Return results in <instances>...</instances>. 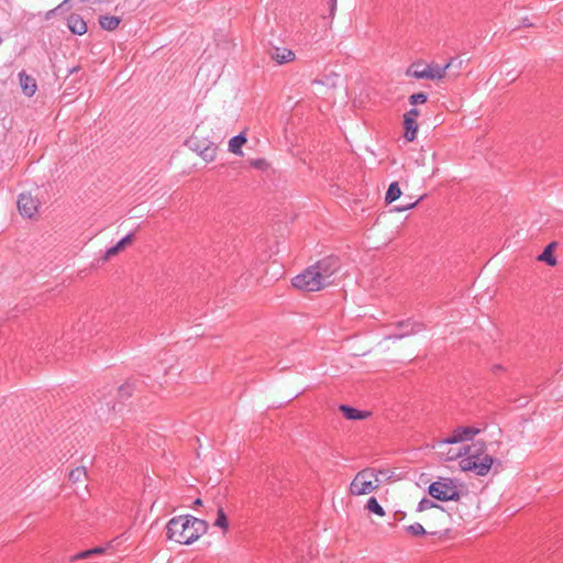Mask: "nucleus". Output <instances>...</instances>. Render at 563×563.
Segmentation results:
<instances>
[{"label": "nucleus", "instance_id": "72a5a7b5", "mask_svg": "<svg viewBox=\"0 0 563 563\" xmlns=\"http://www.w3.org/2000/svg\"><path fill=\"white\" fill-rule=\"evenodd\" d=\"M130 389V386L129 385H125V386H121L118 390V393L120 395H123V394H126L128 395V390Z\"/></svg>", "mask_w": 563, "mask_h": 563}, {"label": "nucleus", "instance_id": "bb28decb", "mask_svg": "<svg viewBox=\"0 0 563 563\" xmlns=\"http://www.w3.org/2000/svg\"><path fill=\"white\" fill-rule=\"evenodd\" d=\"M207 142H208V141H203V142H201V141L197 140V139H191V140H189V141H188V143H189L190 147H191L195 152H197L198 154H199V150H202V148H203V145H205Z\"/></svg>", "mask_w": 563, "mask_h": 563}, {"label": "nucleus", "instance_id": "2f4dec72", "mask_svg": "<svg viewBox=\"0 0 563 563\" xmlns=\"http://www.w3.org/2000/svg\"><path fill=\"white\" fill-rule=\"evenodd\" d=\"M420 112L418 109L412 108L408 112L405 113L404 118H411L415 121H417V118L419 117Z\"/></svg>", "mask_w": 563, "mask_h": 563}, {"label": "nucleus", "instance_id": "6e6552de", "mask_svg": "<svg viewBox=\"0 0 563 563\" xmlns=\"http://www.w3.org/2000/svg\"><path fill=\"white\" fill-rule=\"evenodd\" d=\"M38 200L31 194L22 192L19 195L18 209L23 217L32 218L35 216L38 209Z\"/></svg>", "mask_w": 563, "mask_h": 563}, {"label": "nucleus", "instance_id": "4be33fe9", "mask_svg": "<svg viewBox=\"0 0 563 563\" xmlns=\"http://www.w3.org/2000/svg\"><path fill=\"white\" fill-rule=\"evenodd\" d=\"M366 508L373 512V514H376L377 516H380L383 517L385 515V510L384 508L378 504L377 499L375 497H371L368 500H367V505H366Z\"/></svg>", "mask_w": 563, "mask_h": 563}, {"label": "nucleus", "instance_id": "f257e3e1", "mask_svg": "<svg viewBox=\"0 0 563 563\" xmlns=\"http://www.w3.org/2000/svg\"><path fill=\"white\" fill-rule=\"evenodd\" d=\"M340 263L334 256H328L309 266L292 279V285L303 291H318L334 280Z\"/></svg>", "mask_w": 563, "mask_h": 563}, {"label": "nucleus", "instance_id": "cd10ccee", "mask_svg": "<svg viewBox=\"0 0 563 563\" xmlns=\"http://www.w3.org/2000/svg\"><path fill=\"white\" fill-rule=\"evenodd\" d=\"M418 202H419V200H416L415 202H409L406 205H400V206L395 207V210L398 212L410 210V209L415 208L418 205Z\"/></svg>", "mask_w": 563, "mask_h": 563}, {"label": "nucleus", "instance_id": "2eb2a0df", "mask_svg": "<svg viewBox=\"0 0 563 563\" xmlns=\"http://www.w3.org/2000/svg\"><path fill=\"white\" fill-rule=\"evenodd\" d=\"M405 137L412 142L417 137L418 123L411 118H404Z\"/></svg>", "mask_w": 563, "mask_h": 563}, {"label": "nucleus", "instance_id": "c756f323", "mask_svg": "<svg viewBox=\"0 0 563 563\" xmlns=\"http://www.w3.org/2000/svg\"><path fill=\"white\" fill-rule=\"evenodd\" d=\"M68 2V0H64L59 5H57L56 8L49 10L46 12L45 14V19L46 20H49L58 10H60L66 3Z\"/></svg>", "mask_w": 563, "mask_h": 563}, {"label": "nucleus", "instance_id": "ddd939ff", "mask_svg": "<svg viewBox=\"0 0 563 563\" xmlns=\"http://www.w3.org/2000/svg\"><path fill=\"white\" fill-rule=\"evenodd\" d=\"M247 142L245 132H241L240 134L230 139L228 144V150L234 155L242 156L243 151L242 146Z\"/></svg>", "mask_w": 563, "mask_h": 563}, {"label": "nucleus", "instance_id": "f704fd0d", "mask_svg": "<svg viewBox=\"0 0 563 563\" xmlns=\"http://www.w3.org/2000/svg\"><path fill=\"white\" fill-rule=\"evenodd\" d=\"M104 404H106V406H107L108 408H110V406H111V408H112L113 410L115 409V405H112V400L104 399Z\"/></svg>", "mask_w": 563, "mask_h": 563}, {"label": "nucleus", "instance_id": "9d476101", "mask_svg": "<svg viewBox=\"0 0 563 563\" xmlns=\"http://www.w3.org/2000/svg\"><path fill=\"white\" fill-rule=\"evenodd\" d=\"M271 57L274 59L277 64H287L292 60H295L296 55L294 51L287 47H274L271 52Z\"/></svg>", "mask_w": 563, "mask_h": 563}, {"label": "nucleus", "instance_id": "4468645a", "mask_svg": "<svg viewBox=\"0 0 563 563\" xmlns=\"http://www.w3.org/2000/svg\"><path fill=\"white\" fill-rule=\"evenodd\" d=\"M339 410L343 413V416L347 420H362L368 416L367 412L361 411V410L353 408L351 406H347V405H341L339 407Z\"/></svg>", "mask_w": 563, "mask_h": 563}, {"label": "nucleus", "instance_id": "393cba45", "mask_svg": "<svg viewBox=\"0 0 563 563\" xmlns=\"http://www.w3.org/2000/svg\"><path fill=\"white\" fill-rule=\"evenodd\" d=\"M428 100V96L423 92L413 93L409 97L411 106L422 104Z\"/></svg>", "mask_w": 563, "mask_h": 563}, {"label": "nucleus", "instance_id": "39448f33", "mask_svg": "<svg viewBox=\"0 0 563 563\" xmlns=\"http://www.w3.org/2000/svg\"><path fill=\"white\" fill-rule=\"evenodd\" d=\"M428 492L430 496L440 501L457 500L460 492L451 478H440L430 484Z\"/></svg>", "mask_w": 563, "mask_h": 563}, {"label": "nucleus", "instance_id": "0eeeda50", "mask_svg": "<svg viewBox=\"0 0 563 563\" xmlns=\"http://www.w3.org/2000/svg\"><path fill=\"white\" fill-rule=\"evenodd\" d=\"M479 433V429L475 427H457L450 437L440 440L438 446H444L448 444H454L467 440H472L476 434Z\"/></svg>", "mask_w": 563, "mask_h": 563}, {"label": "nucleus", "instance_id": "1a4fd4ad", "mask_svg": "<svg viewBox=\"0 0 563 563\" xmlns=\"http://www.w3.org/2000/svg\"><path fill=\"white\" fill-rule=\"evenodd\" d=\"M397 327L399 328L400 332L395 333V334H389L387 336V339H393V340L402 339L407 335L418 333L423 329V324L412 321V320L401 321L397 324Z\"/></svg>", "mask_w": 563, "mask_h": 563}, {"label": "nucleus", "instance_id": "7ed1b4c3", "mask_svg": "<svg viewBox=\"0 0 563 563\" xmlns=\"http://www.w3.org/2000/svg\"><path fill=\"white\" fill-rule=\"evenodd\" d=\"M460 457V467L464 472H473L478 476H485L489 473L494 459L486 453L484 442L472 443L464 446V451H460L448 456V460Z\"/></svg>", "mask_w": 563, "mask_h": 563}, {"label": "nucleus", "instance_id": "c9c22d12", "mask_svg": "<svg viewBox=\"0 0 563 563\" xmlns=\"http://www.w3.org/2000/svg\"><path fill=\"white\" fill-rule=\"evenodd\" d=\"M335 8H336V0H331V14L334 13Z\"/></svg>", "mask_w": 563, "mask_h": 563}, {"label": "nucleus", "instance_id": "b1692460", "mask_svg": "<svg viewBox=\"0 0 563 563\" xmlns=\"http://www.w3.org/2000/svg\"><path fill=\"white\" fill-rule=\"evenodd\" d=\"M431 508H441V507L439 505H437L434 501H432L431 499L422 498L417 506V511L421 512V511H426Z\"/></svg>", "mask_w": 563, "mask_h": 563}, {"label": "nucleus", "instance_id": "c85d7f7f", "mask_svg": "<svg viewBox=\"0 0 563 563\" xmlns=\"http://www.w3.org/2000/svg\"><path fill=\"white\" fill-rule=\"evenodd\" d=\"M91 556H92V555H91L90 550H86V551H81V552H79V553L75 554V555L71 558V560H73V561H76V560H84V559H89V558H91Z\"/></svg>", "mask_w": 563, "mask_h": 563}, {"label": "nucleus", "instance_id": "e433bc0d", "mask_svg": "<svg viewBox=\"0 0 563 563\" xmlns=\"http://www.w3.org/2000/svg\"><path fill=\"white\" fill-rule=\"evenodd\" d=\"M201 504H202V501H201V499H200V498H197V499L195 500V505H201Z\"/></svg>", "mask_w": 563, "mask_h": 563}, {"label": "nucleus", "instance_id": "5701e85b", "mask_svg": "<svg viewBox=\"0 0 563 563\" xmlns=\"http://www.w3.org/2000/svg\"><path fill=\"white\" fill-rule=\"evenodd\" d=\"M405 529L407 532H409L410 534H412L415 537L424 536L427 533L423 526L419 522L409 525Z\"/></svg>", "mask_w": 563, "mask_h": 563}, {"label": "nucleus", "instance_id": "a211bd4d", "mask_svg": "<svg viewBox=\"0 0 563 563\" xmlns=\"http://www.w3.org/2000/svg\"><path fill=\"white\" fill-rule=\"evenodd\" d=\"M213 526L217 528H220L223 533H225L229 529L228 517H227L223 508H221V507H219L217 509V517H216V520L213 521Z\"/></svg>", "mask_w": 563, "mask_h": 563}, {"label": "nucleus", "instance_id": "412c9836", "mask_svg": "<svg viewBox=\"0 0 563 563\" xmlns=\"http://www.w3.org/2000/svg\"><path fill=\"white\" fill-rule=\"evenodd\" d=\"M552 247L553 244H549L544 251L538 256L539 261L545 262L551 266H554L556 264V260L552 254Z\"/></svg>", "mask_w": 563, "mask_h": 563}, {"label": "nucleus", "instance_id": "dca6fc26", "mask_svg": "<svg viewBox=\"0 0 563 563\" xmlns=\"http://www.w3.org/2000/svg\"><path fill=\"white\" fill-rule=\"evenodd\" d=\"M121 19L115 15H101L99 18L100 26L106 31H113L120 24Z\"/></svg>", "mask_w": 563, "mask_h": 563}, {"label": "nucleus", "instance_id": "20e7f679", "mask_svg": "<svg viewBox=\"0 0 563 563\" xmlns=\"http://www.w3.org/2000/svg\"><path fill=\"white\" fill-rule=\"evenodd\" d=\"M386 475L385 472H377L375 468H364L360 471L350 485V492L353 495L361 496L371 494L379 486L378 475Z\"/></svg>", "mask_w": 563, "mask_h": 563}, {"label": "nucleus", "instance_id": "7c9ffc66", "mask_svg": "<svg viewBox=\"0 0 563 563\" xmlns=\"http://www.w3.org/2000/svg\"><path fill=\"white\" fill-rule=\"evenodd\" d=\"M119 253V250L117 249L115 245L109 247L106 253H104V256H103V260L104 261H108L110 260L112 256L117 255Z\"/></svg>", "mask_w": 563, "mask_h": 563}, {"label": "nucleus", "instance_id": "423d86ee", "mask_svg": "<svg viewBox=\"0 0 563 563\" xmlns=\"http://www.w3.org/2000/svg\"><path fill=\"white\" fill-rule=\"evenodd\" d=\"M452 62L446 63L444 66L438 64H430L423 66L421 64H413L408 69L407 75L412 76L417 79H442L446 69L451 66Z\"/></svg>", "mask_w": 563, "mask_h": 563}, {"label": "nucleus", "instance_id": "473e14b6", "mask_svg": "<svg viewBox=\"0 0 563 563\" xmlns=\"http://www.w3.org/2000/svg\"><path fill=\"white\" fill-rule=\"evenodd\" d=\"M89 550L91 552V555L101 554L104 552V548H101V547H97V548L89 549Z\"/></svg>", "mask_w": 563, "mask_h": 563}, {"label": "nucleus", "instance_id": "6ab92c4d", "mask_svg": "<svg viewBox=\"0 0 563 563\" xmlns=\"http://www.w3.org/2000/svg\"><path fill=\"white\" fill-rule=\"evenodd\" d=\"M401 196V190L397 181H394L389 185L386 195L385 201L386 203H391L396 201Z\"/></svg>", "mask_w": 563, "mask_h": 563}, {"label": "nucleus", "instance_id": "9b49d317", "mask_svg": "<svg viewBox=\"0 0 563 563\" xmlns=\"http://www.w3.org/2000/svg\"><path fill=\"white\" fill-rule=\"evenodd\" d=\"M67 26L76 35H84L87 32V23L79 14H70L67 19Z\"/></svg>", "mask_w": 563, "mask_h": 563}, {"label": "nucleus", "instance_id": "f3484780", "mask_svg": "<svg viewBox=\"0 0 563 563\" xmlns=\"http://www.w3.org/2000/svg\"><path fill=\"white\" fill-rule=\"evenodd\" d=\"M217 150L218 146L213 143L208 141L202 150H199V155L206 161V162H212L214 161L217 156Z\"/></svg>", "mask_w": 563, "mask_h": 563}, {"label": "nucleus", "instance_id": "a878e982", "mask_svg": "<svg viewBox=\"0 0 563 563\" xmlns=\"http://www.w3.org/2000/svg\"><path fill=\"white\" fill-rule=\"evenodd\" d=\"M133 236H134V234H133V233H129V234H126L124 238H122V239H121V240L115 244L117 249H118L119 251H121L123 247H125L129 243H131V242H132Z\"/></svg>", "mask_w": 563, "mask_h": 563}, {"label": "nucleus", "instance_id": "4c0bfd02", "mask_svg": "<svg viewBox=\"0 0 563 563\" xmlns=\"http://www.w3.org/2000/svg\"><path fill=\"white\" fill-rule=\"evenodd\" d=\"M252 164H253L254 166H258V165H260V161L253 162Z\"/></svg>", "mask_w": 563, "mask_h": 563}, {"label": "nucleus", "instance_id": "f03ea898", "mask_svg": "<svg viewBox=\"0 0 563 563\" xmlns=\"http://www.w3.org/2000/svg\"><path fill=\"white\" fill-rule=\"evenodd\" d=\"M208 522L190 515L172 518L166 526V534L169 540L180 544H191L208 530Z\"/></svg>", "mask_w": 563, "mask_h": 563}, {"label": "nucleus", "instance_id": "f8f14e48", "mask_svg": "<svg viewBox=\"0 0 563 563\" xmlns=\"http://www.w3.org/2000/svg\"><path fill=\"white\" fill-rule=\"evenodd\" d=\"M19 81L21 89L26 97H32L35 95L37 85L32 76L27 75L25 71H21L19 74Z\"/></svg>", "mask_w": 563, "mask_h": 563}, {"label": "nucleus", "instance_id": "aec40b11", "mask_svg": "<svg viewBox=\"0 0 563 563\" xmlns=\"http://www.w3.org/2000/svg\"><path fill=\"white\" fill-rule=\"evenodd\" d=\"M87 479V472L85 467H76L69 473V481L74 484L85 483Z\"/></svg>", "mask_w": 563, "mask_h": 563}]
</instances>
